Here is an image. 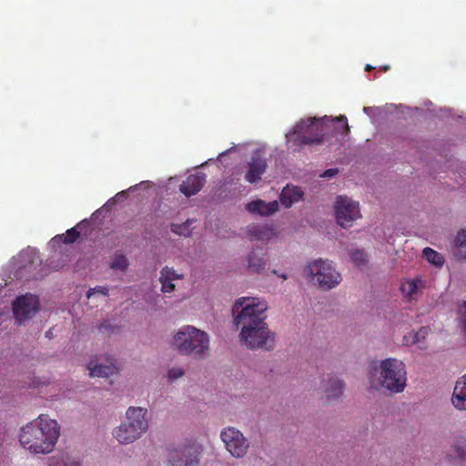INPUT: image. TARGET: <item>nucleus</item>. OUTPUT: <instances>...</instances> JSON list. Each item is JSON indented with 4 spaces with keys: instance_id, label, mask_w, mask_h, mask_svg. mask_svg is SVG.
Segmentation results:
<instances>
[{
    "instance_id": "1",
    "label": "nucleus",
    "mask_w": 466,
    "mask_h": 466,
    "mask_svg": "<svg viewBox=\"0 0 466 466\" xmlns=\"http://www.w3.org/2000/svg\"><path fill=\"white\" fill-rule=\"evenodd\" d=\"M267 309V302L258 298H239L233 305L234 323L241 326V340L251 350H269L274 346V334L265 322Z\"/></svg>"
},
{
    "instance_id": "2",
    "label": "nucleus",
    "mask_w": 466,
    "mask_h": 466,
    "mask_svg": "<svg viewBox=\"0 0 466 466\" xmlns=\"http://www.w3.org/2000/svg\"><path fill=\"white\" fill-rule=\"evenodd\" d=\"M59 436L60 426L57 421L41 414L21 428L19 441L31 453L47 454L54 451Z\"/></svg>"
},
{
    "instance_id": "3",
    "label": "nucleus",
    "mask_w": 466,
    "mask_h": 466,
    "mask_svg": "<svg viewBox=\"0 0 466 466\" xmlns=\"http://www.w3.org/2000/svg\"><path fill=\"white\" fill-rule=\"evenodd\" d=\"M329 122L340 123L342 125V135L347 136L350 132V126L345 116H339L330 118L327 116L323 117H308L300 119L293 127L290 134V139L299 147L320 145L323 143V137L326 133V127Z\"/></svg>"
},
{
    "instance_id": "4",
    "label": "nucleus",
    "mask_w": 466,
    "mask_h": 466,
    "mask_svg": "<svg viewBox=\"0 0 466 466\" xmlns=\"http://www.w3.org/2000/svg\"><path fill=\"white\" fill-rule=\"evenodd\" d=\"M147 410L141 407H129L125 420L113 430L114 438L120 444H130L140 439L148 429Z\"/></svg>"
},
{
    "instance_id": "5",
    "label": "nucleus",
    "mask_w": 466,
    "mask_h": 466,
    "mask_svg": "<svg viewBox=\"0 0 466 466\" xmlns=\"http://www.w3.org/2000/svg\"><path fill=\"white\" fill-rule=\"evenodd\" d=\"M174 345L183 354L204 359L209 350V336L194 326H184L174 336Z\"/></svg>"
},
{
    "instance_id": "6",
    "label": "nucleus",
    "mask_w": 466,
    "mask_h": 466,
    "mask_svg": "<svg viewBox=\"0 0 466 466\" xmlns=\"http://www.w3.org/2000/svg\"><path fill=\"white\" fill-rule=\"evenodd\" d=\"M304 274L310 282L322 290L332 289L341 281V276L332 263L322 258L309 262L304 268Z\"/></svg>"
},
{
    "instance_id": "7",
    "label": "nucleus",
    "mask_w": 466,
    "mask_h": 466,
    "mask_svg": "<svg viewBox=\"0 0 466 466\" xmlns=\"http://www.w3.org/2000/svg\"><path fill=\"white\" fill-rule=\"evenodd\" d=\"M407 372L405 364L397 359L390 358L380 365L379 382L390 392H402L406 387Z\"/></svg>"
},
{
    "instance_id": "8",
    "label": "nucleus",
    "mask_w": 466,
    "mask_h": 466,
    "mask_svg": "<svg viewBox=\"0 0 466 466\" xmlns=\"http://www.w3.org/2000/svg\"><path fill=\"white\" fill-rule=\"evenodd\" d=\"M202 446L188 441L170 449L167 454L168 466H198L202 455Z\"/></svg>"
},
{
    "instance_id": "9",
    "label": "nucleus",
    "mask_w": 466,
    "mask_h": 466,
    "mask_svg": "<svg viewBox=\"0 0 466 466\" xmlns=\"http://www.w3.org/2000/svg\"><path fill=\"white\" fill-rule=\"evenodd\" d=\"M334 208L337 222L342 228L351 227L353 221L361 217L359 203L346 196L337 198Z\"/></svg>"
},
{
    "instance_id": "10",
    "label": "nucleus",
    "mask_w": 466,
    "mask_h": 466,
    "mask_svg": "<svg viewBox=\"0 0 466 466\" xmlns=\"http://www.w3.org/2000/svg\"><path fill=\"white\" fill-rule=\"evenodd\" d=\"M221 439L228 451L236 458L243 457L248 448V442L243 434L233 427L221 431Z\"/></svg>"
},
{
    "instance_id": "11",
    "label": "nucleus",
    "mask_w": 466,
    "mask_h": 466,
    "mask_svg": "<svg viewBox=\"0 0 466 466\" xmlns=\"http://www.w3.org/2000/svg\"><path fill=\"white\" fill-rule=\"evenodd\" d=\"M38 310L39 300L32 294L20 296L13 302V313L19 324L32 318Z\"/></svg>"
},
{
    "instance_id": "12",
    "label": "nucleus",
    "mask_w": 466,
    "mask_h": 466,
    "mask_svg": "<svg viewBox=\"0 0 466 466\" xmlns=\"http://www.w3.org/2000/svg\"><path fill=\"white\" fill-rule=\"evenodd\" d=\"M268 164L266 159L259 154L253 155L248 162V170L245 176V179L253 184L261 179V176L266 172Z\"/></svg>"
},
{
    "instance_id": "13",
    "label": "nucleus",
    "mask_w": 466,
    "mask_h": 466,
    "mask_svg": "<svg viewBox=\"0 0 466 466\" xmlns=\"http://www.w3.org/2000/svg\"><path fill=\"white\" fill-rule=\"evenodd\" d=\"M206 182V175L204 173H197L189 175L186 180L179 186V190L187 197L196 195L201 190Z\"/></svg>"
},
{
    "instance_id": "14",
    "label": "nucleus",
    "mask_w": 466,
    "mask_h": 466,
    "mask_svg": "<svg viewBox=\"0 0 466 466\" xmlns=\"http://www.w3.org/2000/svg\"><path fill=\"white\" fill-rule=\"evenodd\" d=\"M108 364L97 363L91 360L88 364L89 375L91 377L107 378L117 372L118 367L114 359L107 360Z\"/></svg>"
},
{
    "instance_id": "15",
    "label": "nucleus",
    "mask_w": 466,
    "mask_h": 466,
    "mask_svg": "<svg viewBox=\"0 0 466 466\" xmlns=\"http://www.w3.org/2000/svg\"><path fill=\"white\" fill-rule=\"evenodd\" d=\"M451 401L456 409L466 410V374L456 381Z\"/></svg>"
},
{
    "instance_id": "16",
    "label": "nucleus",
    "mask_w": 466,
    "mask_h": 466,
    "mask_svg": "<svg viewBox=\"0 0 466 466\" xmlns=\"http://www.w3.org/2000/svg\"><path fill=\"white\" fill-rule=\"evenodd\" d=\"M247 209L251 213L269 216L279 210V202L277 200L266 203L263 200H254L247 205Z\"/></svg>"
},
{
    "instance_id": "17",
    "label": "nucleus",
    "mask_w": 466,
    "mask_h": 466,
    "mask_svg": "<svg viewBox=\"0 0 466 466\" xmlns=\"http://www.w3.org/2000/svg\"><path fill=\"white\" fill-rule=\"evenodd\" d=\"M248 233L252 240H268L275 236L273 227L268 225L251 224Z\"/></svg>"
},
{
    "instance_id": "18",
    "label": "nucleus",
    "mask_w": 466,
    "mask_h": 466,
    "mask_svg": "<svg viewBox=\"0 0 466 466\" xmlns=\"http://www.w3.org/2000/svg\"><path fill=\"white\" fill-rule=\"evenodd\" d=\"M324 392L328 400H335L342 395L344 383L341 380L332 377L324 381Z\"/></svg>"
},
{
    "instance_id": "19",
    "label": "nucleus",
    "mask_w": 466,
    "mask_h": 466,
    "mask_svg": "<svg viewBox=\"0 0 466 466\" xmlns=\"http://www.w3.org/2000/svg\"><path fill=\"white\" fill-rule=\"evenodd\" d=\"M267 261L264 253L252 250L248 256V268L252 273H260L265 269Z\"/></svg>"
},
{
    "instance_id": "20",
    "label": "nucleus",
    "mask_w": 466,
    "mask_h": 466,
    "mask_svg": "<svg viewBox=\"0 0 466 466\" xmlns=\"http://www.w3.org/2000/svg\"><path fill=\"white\" fill-rule=\"evenodd\" d=\"M302 198V192L296 187L287 186L280 193L279 200L285 208H290Z\"/></svg>"
},
{
    "instance_id": "21",
    "label": "nucleus",
    "mask_w": 466,
    "mask_h": 466,
    "mask_svg": "<svg viewBox=\"0 0 466 466\" xmlns=\"http://www.w3.org/2000/svg\"><path fill=\"white\" fill-rule=\"evenodd\" d=\"M423 255L431 264L436 267H441L444 263L443 257L431 248H425L423 249Z\"/></svg>"
},
{
    "instance_id": "22",
    "label": "nucleus",
    "mask_w": 466,
    "mask_h": 466,
    "mask_svg": "<svg viewBox=\"0 0 466 466\" xmlns=\"http://www.w3.org/2000/svg\"><path fill=\"white\" fill-rule=\"evenodd\" d=\"M401 292L409 299L412 300L415 299V295L418 292V285L415 279L408 280L401 284Z\"/></svg>"
},
{
    "instance_id": "23",
    "label": "nucleus",
    "mask_w": 466,
    "mask_h": 466,
    "mask_svg": "<svg viewBox=\"0 0 466 466\" xmlns=\"http://www.w3.org/2000/svg\"><path fill=\"white\" fill-rule=\"evenodd\" d=\"M453 449L456 452L455 457L464 461L466 459V438L463 436L456 437L453 443Z\"/></svg>"
},
{
    "instance_id": "24",
    "label": "nucleus",
    "mask_w": 466,
    "mask_h": 466,
    "mask_svg": "<svg viewBox=\"0 0 466 466\" xmlns=\"http://www.w3.org/2000/svg\"><path fill=\"white\" fill-rule=\"evenodd\" d=\"M128 260L125 255L116 254L112 258L110 268L120 271H125L128 268Z\"/></svg>"
},
{
    "instance_id": "25",
    "label": "nucleus",
    "mask_w": 466,
    "mask_h": 466,
    "mask_svg": "<svg viewBox=\"0 0 466 466\" xmlns=\"http://www.w3.org/2000/svg\"><path fill=\"white\" fill-rule=\"evenodd\" d=\"M160 278L162 279H167L170 281H174L176 279H183V275L177 273L173 268L165 267L160 271Z\"/></svg>"
},
{
    "instance_id": "26",
    "label": "nucleus",
    "mask_w": 466,
    "mask_h": 466,
    "mask_svg": "<svg viewBox=\"0 0 466 466\" xmlns=\"http://www.w3.org/2000/svg\"><path fill=\"white\" fill-rule=\"evenodd\" d=\"M428 335V328L422 327L417 332L411 334V343L418 344L420 349H424V345H420V340L424 339Z\"/></svg>"
},
{
    "instance_id": "27",
    "label": "nucleus",
    "mask_w": 466,
    "mask_h": 466,
    "mask_svg": "<svg viewBox=\"0 0 466 466\" xmlns=\"http://www.w3.org/2000/svg\"><path fill=\"white\" fill-rule=\"evenodd\" d=\"M80 236V232L76 229V228H71L66 233V235H61L60 238L65 244L74 243Z\"/></svg>"
},
{
    "instance_id": "28",
    "label": "nucleus",
    "mask_w": 466,
    "mask_h": 466,
    "mask_svg": "<svg viewBox=\"0 0 466 466\" xmlns=\"http://www.w3.org/2000/svg\"><path fill=\"white\" fill-rule=\"evenodd\" d=\"M48 466H80V463L73 460H64L59 458H50Z\"/></svg>"
},
{
    "instance_id": "29",
    "label": "nucleus",
    "mask_w": 466,
    "mask_h": 466,
    "mask_svg": "<svg viewBox=\"0 0 466 466\" xmlns=\"http://www.w3.org/2000/svg\"><path fill=\"white\" fill-rule=\"evenodd\" d=\"M454 245L457 248H466V229H461L457 233Z\"/></svg>"
},
{
    "instance_id": "30",
    "label": "nucleus",
    "mask_w": 466,
    "mask_h": 466,
    "mask_svg": "<svg viewBox=\"0 0 466 466\" xmlns=\"http://www.w3.org/2000/svg\"><path fill=\"white\" fill-rule=\"evenodd\" d=\"M185 374V371L182 368L174 367L168 370L167 377L169 381H174L175 380L182 377Z\"/></svg>"
},
{
    "instance_id": "31",
    "label": "nucleus",
    "mask_w": 466,
    "mask_h": 466,
    "mask_svg": "<svg viewBox=\"0 0 466 466\" xmlns=\"http://www.w3.org/2000/svg\"><path fill=\"white\" fill-rule=\"evenodd\" d=\"M94 293H100L104 296L108 295V288L105 286H96L93 289H89L86 293L87 298L89 299Z\"/></svg>"
},
{
    "instance_id": "32",
    "label": "nucleus",
    "mask_w": 466,
    "mask_h": 466,
    "mask_svg": "<svg viewBox=\"0 0 466 466\" xmlns=\"http://www.w3.org/2000/svg\"><path fill=\"white\" fill-rule=\"evenodd\" d=\"M159 281L162 285L161 290L165 293H169L174 290L175 285L173 284V281L167 280V279H162L159 278Z\"/></svg>"
},
{
    "instance_id": "33",
    "label": "nucleus",
    "mask_w": 466,
    "mask_h": 466,
    "mask_svg": "<svg viewBox=\"0 0 466 466\" xmlns=\"http://www.w3.org/2000/svg\"><path fill=\"white\" fill-rule=\"evenodd\" d=\"M351 259L359 264H361L366 261V255L361 250H355L351 254Z\"/></svg>"
},
{
    "instance_id": "34",
    "label": "nucleus",
    "mask_w": 466,
    "mask_h": 466,
    "mask_svg": "<svg viewBox=\"0 0 466 466\" xmlns=\"http://www.w3.org/2000/svg\"><path fill=\"white\" fill-rule=\"evenodd\" d=\"M187 226L186 225H180V224H172L171 225V230L176 233V234H178V235H183L184 234V231L182 229H187Z\"/></svg>"
},
{
    "instance_id": "35",
    "label": "nucleus",
    "mask_w": 466,
    "mask_h": 466,
    "mask_svg": "<svg viewBox=\"0 0 466 466\" xmlns=\"http://www.w3.org/2000/svg\"><path fill=\"white\" fill-rule=\"evenodd\" d=\"M339 173V169L338 168H329V169H327L326 171H324L320 177H334L335 175H337Z\"/></svg>"
},
{
    "instance_id": "36",
    "label": "nucleus",
    "mask_w": 466,
    "mask_h": 466,
    "mask_svg": "<svg viewBox=\"0 0 466 466\" xmlns=\"http://www.w3.org/2000/svg\"><path fill=\"white\" fill-rule=\"evenodd\" d=\"M455 256L459 259L464 260V259H466V250L463 251V250L458 249L457 251H455Z\"/></svg>"
},
{
    "instance_id": "37",
    "label": "nucleus",
    "mask_w": 466,
    "mask_h": 466,
    "mask_svg": "<svg viewBox=\"0 0 466 466\" xmlns=\"http://www.w3.org/2000/svg\"><path fill=\"white\" fill-rule=\"evenodd\" d=\"M377 372H378L377 367H373L370 371V375H372V376L376 375Z\"/></svg>"
},
{
    "instance_id": "38",
    "label": "nucleus",
    "mask_w": 466,
    "mask_h": 466,
    "mask_svg": "<svg viewBox=\"0 0 466 466\" xmlns=\"http://www.w3.org/2000/svg\"><path fill=\"white\" fill-rule=\"evenodd\" d=\"M389 69H390V66H385L381 67V70L384 72L388 71Z\"/></svg>"
},
{
    "instance_id": "39",
    "label": "nucleus",
    "mask_w": 466,
    "mask_h": 466,
    "mask_svg": "<svg viewBox=\"0 0 466 466\" xmlns=\"http://www.w3.org/2000/svg\"><path fill=\"white\" fill-rule=\"evenodd\" d=\"M373 67L370 66V65H367L366 67H365V70L366 71H370L371 70Z\"/></svg>"
},
{
    "instance_id": "40",
    "label": "nucleus",
    "mask_w": 466,
    "mask_h": 466,
    "mask_svg": "<svg viewBox=\"0 0 466 466\" xmlns=\"http://www.w3.org/2000/svg\"><path fill=\"white\" fill-rule=\"evenodd\" d=\"M281 278L286 279H287V276L286 275H281Z\"/></svg>"
}]
</instances>
